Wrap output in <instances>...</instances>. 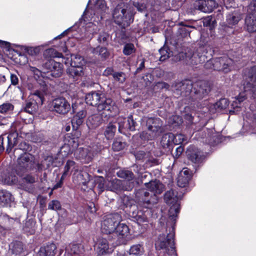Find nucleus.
Masks as SVG:
<instances>
[{"mask_svg":"<svg viewBox=\"0 0 256 256\" xmlns=\"http://www.w3.org/2000/svg\"><path fill=\"white\" fill-rule=\"evenodd\" d=\"M14 106L10 102H6L0 105V112L6 114L11 112L14 110Z\"/></svg>","mask_w":256,"mask_h":256,"instance_id":"obj_41","label":"nucleus"},{"mask_svg":"<svg viewBox=\"0 0 256 256\" xmlns=\"http://www.w3.org/2000/svg\"><path fill=\"white\" fill-rule=\"evenodd\" d=\"M33 157L29 154H24L18 159V164L16 166L15 172L16 174L22 176L26 170L33 168Z\"/></svg>","mask_w":256,"mask_h":256,"instance_id":"obj_11","label":"nucleus"},{"mask_svg":"<svg viewBox=\"0 0 256 256\" xmlns=\"http://www.w3.org/2000/svg\"><path fill=\"white\" fill-rule=\"evenodd\" d=\"M86 104L97 107L99 112L104 111L108 112L106 114H110L114 109L112 100L110 98H107L104 94L96 92H92L86 96Z\"/></svg>","mask_w":256,"mask_h":256,"instance_id":"obj_2","label":"nucleus"},{"mask_svg":"<svg viewBox=\"0 0 256 256\" xmlns=\"http://www.w3.org/2000/svg\"><path fill=\"white\" fill-rule=\"evenodd\" d=\"M16 136L17 134H11L8 135V140L9 146H12L14 145L13 143L16 142Z\"/></svg>","mask_w":256,"mask_h":256,"instance_id":"obj_57","label":"nucleus"},{"mask_svg":"<svg viewBox=\"0 0 256 256\" xmlns=\"http://www.w3.org/2000/svg\"><path fill=\"white\" fill-rule=\"evenodd\" d=\"M22 180L23 182L22 184V188L28 192L32 193L35 188L32 184L36 182L35 177L30 174H27Z\"/></svg>","mask_w":256,"mask_h":256,"instance_id":"obj_19","label":"nucleus"},{"mask_svg":"<svg viewBox=\"0 0 256 256\" xmlns=\"http://www.w3.org/2000/svg\"><path fill=\"white\" fill-rule=\"evenodd\" d=\"M44 68L48 70L50 75L54 77H59L63 71V66L60 62H56L53 60H48L43 66Z\"/></svg>","mask_w":256,"mask_h":256,"instance_id":"obj_12","label":"nucleus"},{"mask_svg":"<svg viewBox=\"0 0 256 256\" xmlns=\"http://www.w3.org/2000/svg\"><path fill=\"white\" fill-rule=\"evenodd\" d=\"M194 8L204 12H210L218 4L214 0H198L194 4Z\"/></svg>","mask_w":256,"mask_h":256,"instance_id":"obj_13","label":"nucleus"},{"mask_svg":"<svg viewBox=\"0 0 256 256\" xmlns=\"http://www.w3.org/2000/svg\"><path fill=\"white\" fill-rule=\"evenodd\" d=\"M10 194L5 190L0 191V206H4L11 200Z\"/></svg>","mask_w":256,"mask_h":256,"instance_id":"obj_37","label":"nucleus"},{"mask_svg":"<svg viewBox=\"0 0 256 256\" xmlns=\"http://www.w3.org/2000/svg\"><path fill=\"white\" fill-rule=\"evenodd\" d=\"M79 152L78 156H76L79 159H86L87 157H90L88 155V150L86 148H79L76 152Z\"/></svg>","mask_w":256,"mask_h":256,"instance_id":"obj_50","label":"nucleus"},{"mask_svg":"<svg viewBox=\"0 0 256 256\" xmlns=\"http://www.w3.org/2000/svg\"><path fill=\"white\" fill-rule=\"evenodd\" d=\"M180 176H184V177L190 179L192 172L190 170L188 169L187 168H184L180 173Z\"/></svg>","mask_w":256,"mask_h":256,"instance_id":"obj_59","label":"nucleus"},{"mask_svg":"<svg viewBox=\"0 0 256 256\" xmlns=\"http://www.w3.org/2000/svg\"><path fill=\"white\" fill-rule=\"evenodd\" d=\"M100 183L98 185V188L100 190V192H102L104 190V180L102 177H100L99 179Z\"/></svg>","mask_w":256,"mask_h":256,"instance_id":"obj_63","label":"nucleus"},{"mask_svg":"<svg viewBox=\"0 0 256 256\" xmlns=\"http://www.w3.org/2000/svg\"><path fill=\"white\" fill-rule=\"evenodd\" d=\"M56 246L54 244H50L40 248L39 250L40 256H54L56 254Z\"/></svg>","mask_w":256,"mask_h":256,"instance_id":"obj_22","label":"nucleus"},{"mask_svg":"<svg viewBox=\"0 0 256 256\" xmlns=\"http://www.w3.org/2000/svg\"><path fill=\"white\" fill-rule=\"evenodd\" d=\"M174 233L168 234L166 236L165 234H160L155 243L156 250H162L164 252L168 255L174 254Z\"/></svg>","mask_w":256,"mask_h":256,"instance_id":"obj_7","label":"nucleus"},{"mask_svg":"<svg viewBox=\"0 0 256 256\" xmlns=\"http://www.w3.org/2000/svg\"><path fill=\"white\" fill-rule=\"evenodd\" d=\"M66 250L70 254L80 255L83 253L84 248L80 244H70L66 248Z\"/></svg>","mask_w":256,"mask_h":256,"instance_id":"obj_33","label":"nucleus"},{"mask_svg":"<svg viewBox=\"0 0 256 256\" xmlns=\"http://www.w3.org/2000/svg\"><path fill=\"white\" fill-rule=\"evenodd\" d=\"M104 134L107 140H112L114 138L115 132L116 130V126L112 123L110 122L104 128Z\"/></svg>","mask_w":256,"mask_h":256,"instance_id":"obj_29","label":"nucleus"},{"mask_svg":"<svg viewBox=\"0 0 256 256\" xmlns=\"http://www.w3.org/2000/svg\"><path fill=\"white\" fill-rule=\"evenodd\" d=\"M94 50V53L98 54L100 56L101 58L104 59L108 58L110 54L107 49L105 48L98 46Z\"/></svg>","mask_w":256,"mask_h":256,"instance_id":"obj_42","label":"nucleus"},{"mask_svg":"<svg viewBox=\"0 0 256 256\" xmlns=\"http://www.w3.org/2000/svg\"><path fill=\"white\" fill-rule=\"evenodd\" d=\"M118 176L119 178L124 179L123 182H125L126 186L129 184V182H134L132 180L134 178V174L128 170H120L117 173Z\"/></svg>","mask_w":256,"mask_h":256,"instance_id":"obj_28","label":"nucleus"},{"mask_svg":"<svg viewBox=\"0 0 256 256\" xmlns=\"http://www.w3.org/2000/svg\"><path fill=\"white\" fill-rule=\"evenodd\" d=\"M44 56L46 58H62V54L58 52L53 48H48L44 50Z\"/></svg>","mask_w":256,"mask_h":256,"instance_id":"obj_40","label":"nucleus"},{"mask_svg":"<svg viewBox=\"0 0 256 256\" xmlns=\"http://www.w3.org/2000/svg\"><path fill=\"white\" fill-rule=\"evenodd\" d=\"M113 68H106L103 72V75L104 76H108L110 74L113 75Z\"/></svg>","mask_w":256,"mask_h":256,"instance_id":"obj_64","label":"nucleus"},{"mask_svg":"<svg viewBox=\"0 0 256 256\" xmlns=\"http://www.w3.org/2000/svg\"><path fill=\"white\" fill-rule=\"evenodd\" d=\"M113 18L114 22L123 26H128L132 22V14L127 4H120L115 8Z\"/></svg>","mask_w":256,"mask_h":256,"instance_id":"obj_4","label":"nucleus"},{"mask_svg":"<svg viewBox=\"0 0 256 256\" xmlns=\"http://www.w3.org/2000/svg\"><path fill=\"white\" fill-rule=\"evenodd\" d=\"M112 190H124L130 191L134 186V182H129V184L126 186L124 182L118 179H114L110 182Z\"/></svg>","mask_w":256,"mask_h":256,"instance_id":"obj_18","label":"nucleus"},{"mask_svg":"<svg viewBox=\"0 0 256 256\" xmlns=\"http://www.w3.org/2000/svg\"><path fill=\"white\" fill-rule=\"evenodd\" d=\"M34 72L35 74V78L37 80L38 86H36L38 89L34 90L33 92H32L34 101L26 102L24 108V111L29 114H32L36 110L38 104H42L44 100V96L46 94L48 88L42 72L37 68H35Z\"/></svg>","mask_w":256,"mask_h":256,"instance_id":"obj_1","label":"nucleus"},{"mask_svg":"<svg viewBox=\"0 0 256 256\" xmlns=\"http://www.w3.org/2000/svg\"><path fill=\"white\" fill-rule=\"evenodd\" d=\"M245 28L249 32H256V15L248 13L245 18Z\"/></svg>","mask_w":256,"mask_h":256,"instance_id":"obj_20","label":"nucleus"},{"mask_svg":"<svg viewBox=\"0 0 256 256\" xmlns=\"http://www.w3.org/2000/svg\"><path fill=\"white\" fill-rule=\"evenodd\" d=\"M143 246L140 244H135L132 246L128 252L130 256H140L144 253Z\"/></svg>","mask_w":256,"mask_h":256,"instance_id":"obj_30","label":"nucleus"},{"mask_svg":"<svg viewBox=\"0 0 256 256\" xmlns=\"http://www.w3.org/2000/svg\"><path fill=\"white\" fill-rule=\"evenodd\" d=\"M189 158L194 163H198L200 160V156L198 153L188 154Z\"/></svg>","mask_w":256,"mask_h":256,"instance_id":"obj_54","label":"nucleus"},{"mask_svg":"<svg viewBox=\"0 0 256 256\" xmlns=\"http://www.w3.org/2000/svg\"><path fill=\"white\" fill-rule=\"evenodd\" d=\"M128 129L131 131L135 130L136 122L134 121L132 115L128 116Z\"/></svg>","mask_w":256,"mask_h":256,"instance_id":"obj_56","label":"nucleus"},{"mask_svg":"<svg viewBox=\"0 0 256 256\" xmlns=\"http://www.w3.org/2000/svg\"><path fill=\"white\" fill-rule=\"evenodd\" d=\"M159 52L160 54V61H164L170 56V54L168 52L166 48L160 49Z\"/></svg>","mask_w":256,"mask_h":256,"instance_id":"obj_47","label":"nucleus"},{"mask_svg":"<svg viewBox=\"0 0 256 256\" xmlns=\"http://www.w3.org/2000/svg\"><path fill=\"white\" fill-rule=\"evenodd\" d=\"M125 146L124 143L118 140H115L112 144V148L116 151H119L122 150Z\"/></svg>","mask_w":256,"mask_h":256,"instance_id":"obj_52","label":"nucleus"},{"mask_svg":"<svg viewBox=\"0 0 256 256\" xmlns=\"http://www.w3.org/2000/svg\"><path fill=\"white\" fill-rule=\"evenodd\" d=\"M18 181L17 176L11 174L8 178L4 179V182L8 184L16 183Z\"/></svg>","mask_w":256,"mask_h":256,"instance_id":"obj_55","label":"nucleus"},{"mask_svg":"<svg viewBox=\"0 0 256 256\" xmlns=\"http://www.w3.org/2000/svg\"><path fill=\"white\" fill-rule=\"evenodd\" d=\"M74 180L78 184L86 185L90 180V176L86 172H80L74 177Z\"/></svg>","mask_w":256,"mask_h":256,"instance_id":"obj_31","label":"nucleus"},{"mask_svg":"<svg viewBox=\"0 0 256 256\" xmlns=\"http://www.w3.org/2000/svg\"><path fill=\"white\" fill-rule=\"evenodd\" d=\"M185 140V136L182 134H177L174 135V144H179L182 143Z\"/></svg>","mask_w":256,"mask_h":256,"instance_id":"obj_53","label":"nucleus"},{"mask_svg":"<svg viewBox=\"0 0 256 256\" xmlns=\"http://www.w3.org/2000/svg\"><path fill=\"white\" fill-rule=\"evenodd\" d=\"M194 28V27L190 26L182 27L178 29V32L182 37H186L188 36H190V31L188 28Z\"/></svg>","mask_w":256,"mask_h":256,"instance_id":"obj_49","label":"nucleus"},{"mask_svg":"<svg viewBox=\"0 0 256 256\" xmlns=\"http://www.w3.org/2000/svg\"><path fill=\"white\" fill-rule=\"evenodd\" d=\"M68 74L74 78L82 76L84 74V69L82 66H70L67 70Z\"/></svg>","mask_w":256,"mask_h":256,"instance_id":"obj_26","label":"nucleus"},{"mask_svg":"<svg viewBox=\"0 0 256 256\" xmlns=\"http://www.w3.org/2000/svg\"><path fill=\"white\" fill-rule=\"evenodd\" d=\"M70 66H82L84 64L83 58L79 55H72L70 56Z\"/></svg>","mask_w":256,"mask_h":256,"instance_id":"obj_38","label":"nucleus"},{"mask_svg":"<svg viewBox=\"0 0 256 256\" xmlns=\"http://www.w3.org/2000/svg\"><path fill=\"white\" fill-rule=\"evenodd\" d=\"M176 86L178 88H180V90L181 91V94L184 96H187L190 94L194 88V86H192L190 81L179 82L177 84Z\"/></svg>","mask_w":256,"mask_h":256,"instance_id":"obj_25","label":"nucleus"},{"mask_svg":"<svg viewBox=\"0 0 256 256\" xmlns=\"http://www.w3.org/2000/svg\"><path fill=\"white\" fill-rule=\"evenodd\" d=\"M190 179L182 176H179L178 180V185L180 188L185 187Z\"/></svg>","mask_w":256,"mask_h":256,"instance_id":"obj_46","label":"nucleus"},{"mask_svg":"<svg viewBox=\"0 0 256 256\" xmlns=\"http://www.w3.org/2000/svg\"><path fill=\"white\" fill-rule=\"evenodd\" d=\"M86 115L85 110H82L78 111L73 117L72 120V124L74 129H77L80 126L83 122L84 119Z\"/></svg>","mask_w":256,"mask_h":256,"instance_id":"obj_21","label":"nucleus"},{"mask_svg":"<svg viewBox=\"0 0 256 256\" xmlns=\"http://www.w3.org/2000/svg\"><path fill=\"white\" fill-rule=\"evenodd\" d=\"M76 105L72 104V106L68 101L64 98L60 97L54 99L51 103L52 111L60 114H68L72 108L73 113L76 112Z\"/></svg>","mask_w":256,"mask_h":256,"instance_id":"obj_9","label":"nucleus"},{"mask_svg":"<svg viewBox=\"0 0 256 256\" xmlns=\"http://www.w3.org/2000/svg\"><path fill=\"white\" fill-rule=\"evenodd\" d=\"M170 120H172L173 124H174L175 126L179 125L182 122V118L178 116H172Z\"/></svg>","mask_w":256,"mask_h":256,"instance_id":"obj_60","label":"nucleus"},{"mask_svg":"<svg viewBox=\"0 0 256 256\" xmlns=\"http://www.w3.org/2000/svg\"><path fill=\"white\" fill-rule=\"evenodd\" d=\"M23 244L21 242H16L11 245L12 253L16 256L21 254L23 252Z\"/></svg>","mask_w":256,"mask_h":256,"instance_id":"obj_35","label":"nucleus"},{"mask_svg":"<svg viewBox=\"0 0 256 256\" xmlns=\"http://www.w3.org/2000/svg\"><path fill=\"white\" fill-rule=\"evenodd\" d=\"M146 126L148 132H142L140 134V137L142 140H152L162 132V122L159 118H148L146 120Z\"/></svg>","mask_w":256,"mask_h":256,"instance_id":"obj_5","label":"nucleus"},{"mask_svg":"<svg viewBox=\"0 0 256 256\" xmlns=\"http://www.w3.org/2000/svg\"><path fill=\"white\" fill-rule=\"evenodd\" d=\"M72 168L76 171H78V169L76 167V163L74 162L72 160H68L64 166V172L62 176L61 180L64 178L68 175V172Z\"/></svg>","mask_w":256,"mask_h":256,"instance_id":"obj_39","label":"nucleus"},{"mask_svg":"<svg viewBox=\"0 0 256 256\" xmlns=\"http://www.w3.org/2000/svg\"><path fill=\"white\" fill-rule=\"evenodd\" d=\"M48 208L52 210H61L62 206L58 200H52L48 203Z\"/></svg>","mask_w":256,"mask_h":256,"instance_id":"obj_43","label":"nucleus"},{"mask_svg":"<svg viewBox=\"0 0 256 256\" xmlns=\"http://www.w3.org/2000/svg\"><path fill=\"white\" fill-rule=\"evenodd\" d=\"M250 80L244 84V90L250 91L254 94H256V65L252 66L249 72Z\"/></svg>","mask_w":256,"mask_h":256,"instance_id":"obj_14","label":"nucleus"},{"mask_svg":"<svg viewBox=\"0 0 256 256\" xmlns=\"http://www.w3.org/2000/svg\"><path fill=\"white\" fill-rule=\"evenodd\" d=\"M232 64V60L228 58L226 56H224L208 61L204 66L205 68L208 69H213L228 72L230 70Z\"/></svg>","mask_w":256,"mask_h":256,"instance_id":"obj_8","label":"nucleus"},{"mask_svg":"<svg viewBox=\"0 0 256 256\" xmlns=\"http://www.w3.org/2000/svg\"><path fill=\"white\" fill-rule=\"evenodd\" d=\"M10 82L11 84L14 86H16L18 84V76L15 74H10Z\"/></svg>","mask_w":256,"mask_h":256,"instance_id":"obj_61","label":"nucleus"},{"mask_svg":"<svg viewBox=\"0 0 256 256\" xmlns=\"http://www.w3.org/2000/svg\"><path fill=\"white\" fill-rule=\"evenodd\" d=\"M102 118L100 114H94L88 118V124L92 128L98 126L102 122Z\"/></svg>","mask_w":256,"mask_h":256,"instance_id":"obj_32","label":"nucleus"},{"mask_svg":"<svg viewBox=\"0 0 256 256\" xmlns=\"http://www.w3.org/2000/svg\"><path fill=\"white\" fill-rule=\"evenodd\" d=\"M108 38L109 34L108 33L104 32H102L98 34V41L100 44H105L107 43Z\"/></svg>","mask_w":256,"mask_h":256,"instance_id":"obj_45","label":"nucleus"},{"mask_svg":"<svg viewBox=\"0 0 256 256\" xmlns=\"http://www.w3.org/2000/svg\"><path fill=\"white\" fill-rule=\"evenodd\" d=\"M184 54L186 60L190 65H196L204 61V56H199L196 53H193L190 50H188Z\"/></svg>","mask_w":256,"mask_h":256,"instance_id":"obj_17","label":"nucleus"},{"mask_svg":"<svg viewBox=\"0 0 256 256\" xmlns=\"http://www.w3.org/2000/svg\"><path fill=\"white\" fill-rule=\"evenodd\" d=\"M129 229L128 226L124 224H118L116 227V230L113 232L114 236L116 235L119 236L120 238H123L124 236H126L128 233Z\"/></svg>","mask_w":256,"mask_h":256,"instance_id":"obj_27","label":"nucleus"},{"mask_svg":"<svg viewBox=\"0 0 256 256\" xmlns=\"http://www.w3.org/2000/svg\"><path fill=\"white\" fill-rule=\"evenodd\" d=\"M182 152L183 148L181 146H180L176 149L175 152L174 154L176 158H178L180 156Z\"/></svg>","mask_w":256,"mask_h":256,"instance_id":"obj_62","label":"nucleus"},{"mask_svg":"<svg viewBox=\"0 0 256 256\" xmlns=\"http://www.w3.org/2000/svg\"><path fill=\"white\" fill-rule=\"evenodd\" d=\"M248 93H249L250 94H252L250 90L248 92H246L244 90V92L240 93V94L237 96L236 100L235 101H234L232 104L234 110H230V112L231 114H233L235 113L236 112H237L238 111L240 106H238V103L240 104L241 102L244 100L246 98Z\"/></svg>","mask_w":256,"mask_h":256,"instance_id":"obj_23","label":"nucleus"},{"mask_svg":"<svg viewBox=\"0 0 256 256\" xmlns=\"http://www.w3.org/2000/svg\"><path fill=\"white\" fill-rule=\"evenodd\" d=\"M96 252L98 256H104L110 254L112 250L109 248L108 240L106 238H99L96 244Z\"/></svg>","mask_w":256,"mask_h":256,"instance_id":"obj_16","label":"nucleus"},{"mask_svg":"<svg viewBox=\"0 0 256 256\" xmlns=\"http://www.w3.org/2000/svg\"><path fill=\"white\" fill-rule=\"evenodd\" d=\"M248 12L256 15V0L251 2L250 4Z\"/></svg>","mask_w":256,"mask_h":256,"instance_id":"obj_58","label":"nucleus"},{"mask_svg":"<svg viewBox=\"0 0 256 256\" xmlns=\"http://www.w3.org/2000/svg\"><path fill=\"white\" fill-rule=\"evenodd\" d=\"M121 217L118 214H110L104 218L101 224L102 232L109 234L113 233L116 227L120 222Z\"/></svg>","mask_w":256,"mask_h":256,"instance_id":"obj_10","label":"nucleus"},{"mask_svg":"<svg viewBox=\"0 0 256 256\" xmlns=\"http://www.w3.org/2000/svg\"><path fill=\"white\" fill-rule=\"evenodd\" d=\"M135 48L132 44H126L123 49V53L124 55L128 56L134 52Z\"/></svg>","mask_w":256,"mask_h":256,"instance_id":"obj_44","label":"nucleus"},{"mask_svg":"<svg viewBox=\"0 0 256 256\" xmlns=\"http://www.w3.org/2000/svg\"><path fill=\"white\" fill-rule=\"evenodd\" d=\"M180 196L178 195L177 191L171 190L167 191L165 194L164 199L165 202L170 207L169 210V218L171 220H175L180 210L179 200Z\"/></svg>","mask_w":256,"mask_h":256,"instance_id":"obj_6","label":"nucleus"},{"mask_svg":"<svg viewBox=\"0 0 256 256\" xmlns=\"http://www.w3.org/2000/svg\"><path fill=\"white\" fill-rule=\"evenodd\" d=\"M146 185L152 194H150V192L147 191H142V194L144 198H142V200L140 202V204H142L144 207L150 208L152 206L158 202V198L156 194H160L162 192L164 186L158 180L146 183Z\"/></svg>","mask_w":256,"mask_h":256,"instance_id":"obj_3","label":"nucleus"},{"mask_svg":"<svg viewBox=\"0 0 256 256\" xmlns=\"http://www.w3.org/2000/svg\"><path fill=\"white\" fill-rule=\"evenodd\" d=\"M228 100L226 98H222L214 104L212 108L215 109L216 112H220L226 108L228 106Z\"/></svg>","mask_w":256,"mask_h":256,"instance_id":"obj_34","label":"nucleus"},{"mask_svg":"<svg viewBox=\"0 0 256 256\" xmlns=\"http://www.w3.org/2000/svg\"><path fill=\"white\" fill-rule=\"evenodd\" d=\"M194 93L197 98H202L210 92V88L205 82H199L194 85Z\"/></svg>","mask_w":256,"mask_h":256,"instance_id":"obj_15","label":"nucleus"},{"mask_svg":"<svg viewBox=\"0 0 256 256\" xmlns=\"http://www.w3.org/2000/svg\"><path fill=\"white\" fill-rule=\"evenodd\" d=\"M174 135L172 133H168L164 134L161 140V144L164 147L168 146L172 143H174Z\"/></svg>","mask_w":256,"mask_h":256,"instance_id":"obj_36","label":"nucleus"},{"mask_svg":"<svg viewBox=\"0 0 256 256\" xmlns=\"http://www.w3.org/2000/svg\"><path fill=\"white\" fill-rule=\"evenodd\" d=\"M95 8H96L102 11L106 12L107 9V7L104 0H96L95 4Z\"/></svg>","mask_w":256,"mask_h":256,"instance_id":"obj_51","label":"nucleus"},{"mask_svg":"<svg viewBox=\"0 0 256 256\" xmlns=\"http://www.w3.org/2000/svg\"><path fill=\"white\" fill-rule=\"evenodd\" d=\"M114 80L120 83H123L126 80L125 74L123 72H115L113 74Z\"/></svg>","mask_w":256,"mask_h":256,"instance_id":"obj_48","label":"nucleus"},{"mask_svg":"<svg viewBox=\"0 0 256 256\" xmlns=\"http://www.w3.org/2000/svg\"><path fill=\"white\" fill-rule=\"evenodd\" d=\"M241 19V14L238 10L228 13L226 16V22L230 26L236 24Z\"/></svg>","mask_w":256,"mask_h":256,"instance_id":"obj_24","label":"nucleus"}]
</instances>
